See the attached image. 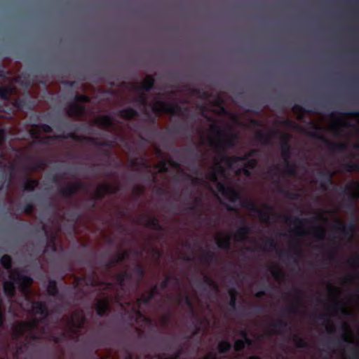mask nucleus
<instances>
[{
  "mask_svg": "<svg viewBox=\"0 0 359 359\" xmlns=\"http://www.w3.org/2000/svg\"><path fill=\"white\" fill-rule=\"evenodd\" d=\"M32 311L35 315H40L39 318H34L29 321H20L13 326L12 337L15 340L22 339L26 333L30 339L36 340L40 338L36 332L39 324L48 325V320L53 311H50L46 302L42 301H34L32 302Z\"/></svg>",
  "mask_w": 359,
  "mask_h": 359,
  "instance_id": "obj_1",
  "label": "nucleus"
},
{
  "mask_svg": "<svg viewBox=\"0 0 359 359\" xmlns=\"http://www.w3.org/2000/svg\"><path fill=\"white\" fill-rule=\"evenodd\" d=\"M30 135L36 140V142L42 144H49L50 140L71 139L76 142H86L95 146L112 147L114 145L112 141L99 140L96 137L78 135L72 132L67 133H62L60 135L40 138L38 135V132L34 129H32L30 130Z\"/></svg>",
  "mask_w": 359,
  "mask_h": 359,
  "instance_id": "obj_2",
  "label": "nucleus"
},
{
  "mask_svg": "<svg viewBox=\"0 0 359 359\" xmlns=\"http://www.w3.org/2000/svg\"><path fill=\"white\" fill-rule=\"evenodd\" d=\"M9 277L10 280L5 281L3 284V290L7 297L12 299L15 296L16 285L21 292L28 294L33 283L32 278L22 274L17 269L14 270Z\"/></svg>",
  "mask_w": 359,
  "mask_h": 359,
  "instance_id": "obj_3",
  "label": "nucleus"
},
{
  "mask_svg": "<svg viewBox=\"0 0 359 359\" xmlns=\"http://www.w3.org/2000/svg\"><path fill=\"white\" fill-rule=\"evenodd\" d=\"M210 130L217 135V140H210L211 146L217 148L220 152H226V149L235 147L238 137L232 133H226L222 130L217 123H213L210 126Z\"/></svg>",
  "mask_w": 359,
  "mask_h": 359,
  "instance_id": "obj_4",
  "label": "nucleus"
},
{
  "mask_svg": "<svg viewBox=\"0 0 359 359\" xmlns=\"http://www.w3.org/2000/svg\"><path fill=\"white\" fill-rule=\"evenodd\" d=\"M261 250L268 251L276 250L280 258L287 257L295 264H298V259L302 256V250L299 245L293 246L287 251H283L278 248V244L273 238H269L265 241Z\"/></svg>",
  "mask_w": 359,
  "mask_h": 359,
  "instance_id": "obj_5",
  "label": "nucleus"
},
{
  "mask_svg": "<svg viewBox=\"0 0 359 359\" xmlns=\"http://www.w3.org/2000/svg\"><path fill=\"white\" fill-rule=\"evenodd\" d=\"M151 109L156 115H160L161 113L177 114L180 112L183 113L187 110L186 108H182L178 104H173L172 103L166 102L162 100L156 101L153 104Z\"/></svg>",
  "mask_w": 359,
  "mask_h": 359,
  "instance_id": "obj_6",
  "label": "nucleus"
},
{
  "mask_svg": "<svg viewBox=\"0 0 359 359\" xmlns=\"http://www.w3.org/2000/svg\"><path fill=\"white\" fill-rule=\"evenodd\" d=\"M241 205L252 212L257 213L259 217L264 222H269L270 219V213L273 210V208L269 205L264 204V207L266 210L259 209L256 204L250 199H245L241 203Z\"/></svg>",
  "mask_w": 359,
  "mask_h": 359,
  "instance_id": "obj_7",
  "label": "nucleus"
},
{
  "mask_svg": "<svg viewBox=\"0 0 359 359\" xmlns=\"http://www.w3.org/2000/svg\"><path fill=\"white\" fill-rule=\"evenodd\" d=\"M310 136L322 141L325 143L328 149L332 151H338L341 152L347 149V144L345 142H332L330 140H328L323 134L321 133L316 132L311 133Z\"/></svg>",
  "mask_w": 359,
  "mask_h": 359,
  "instance_id": "obj_8",
  "label": "nucleus"
},
{
  "mask_svg": "<svg viewBox=\"0 0 359 359\" xmlns=\"http://www.w3.org/2000/svg\"><path fill=\"white\" fill-rule=\"evenodd\" d=\"M217 189L219 192L226 197L231 203H236L242 199L241 194L239 191L224 183L218 182Z\"/></svg>",
  "mask_w": 359,
  "mask_h": 359,
  "instance_id": "obj_9",
  "label": "nucleus"
},
{
  "mask_svg": "<svg viewBox=\"0 0 359 359\" xmlns=\"http://www.w3.org/2000/svg\"><path fill=\"white\" fill-rule=\"evenodd\" d=\"M353 189H355L359 191V182H352L351 183L346 185L345 187H340L339 189V195L348 196V200L351 202L347 205V208L348 210H353V203L358 198V194L355 193H349V190H352Z\"/></svg>",
  "mask_w": 359,
  "mask_h": 359,
  "instance_id": "obj_10",
  "label": "nucleus"
},
{
  "mask_svg": "<svg viewBox=\"0 0 359 359\" xmlns=\"http://www.w3.org/2000/svg\"><path fill=\"white\" fill-rule=\"evenodd\" d=\"M281 217L284 219L285 222H287V223L292 222L294 224V225L296 227V229H293L292 231L293 233H297L298 236H303L304 234L302 233H297V229L303 228L305 223H306L308 222H316L318 221V218L316 217H312L311 219H306V218L302 219V218H299V217L292 218L290 215H282Z\"/></svg>",
  "mask_w": 359,
  "mask_h": 359,
  "instance_id": "obj_11",
  "label": "nucleus"
},
{
  "mask_svg": "<svg viewBox=\"0 0 359 359\" xmlns=\"http://www.w3.org/2000/svg\"><path fill=\"white\" fill-rule=\"evenodd\" d=\"M290 135L287 133L282 134L280 137V154L284 161L290 160L292 147L290 143Z\"/></svg>",
  "mask_w": 359,
  "mask_h": 359,
  "instance_id": "obj_12",
  "label": "nucleus"
},
{
  "mask_svg": "<svg viewBox=\"0 0 359 359\" xmlns=\"http://www.w3.org/2000/svg\"><path fill=\"white\" fill-rule=\"evenodd\" d=\"M68 116L80 118L85 116L86 113V107L84 104L77 102H72L68 105L66 109Z\"/></svg>",
  "mask_w": 359,
  "mask_h": 359,
  "instance_id": "obj_13",
  "label": "nucleus"
},
{
  "mask_svg": "<svg viewBox=\"0 0 359 359\" xmlns=\"http://www.w3.org/2000/svg\"><path fill=\"white\" fill-rule=\"evenodd\" d=\"M333 229L335 231L341 233L345 236L352 238L353 233L355 229V224L353 222H351L349 224H345L341 221L337 220L333 225Z\"/></svg>",
  "mask_w": 359,
  "mask_h": 359,
  "instance_id": "obj_14",
  "label": "nucleus"
},
{
  "mask_svg": "<svg viewBox=\"0 0 359 359\" xmlns=\"http://www.w3.org/2000/svg\"><path fill=\"white\" fill-rule=\"evenodd\" d=\"M334 172L331 170H320L318 172L320 187L326 191L329 185L334 184Z\"/></svg>",
  "mask_w": 359,
  "mask_h": 359,
  "instance_id": "obj_15",
  "label": "nucleus"
},
{
  "mask_svg": "<svg viewBox=\"0 0 359 359\" xmlns=\"http://www.w3.org/2000/svg\"><path fill=\"white\" fill-rule=\"evenodd\" d=\"M95 124L102 129L111 130L114 128V123L111 116L109 115H102L95 121Z\"/></svg>",
  "mask_w": 359,
  "mask_h": 359,
  "instance_id": "obj_16",
  "label": "nucleus"
},
{
  "mask_svg": "<svg viewBox=\"0 0 359 359\" xmlns=\"http://www.w3.org/2000/svg\"><path fill=\"white\" fill-rule=\"evenodd\" d=\"M158 292V286L157 285H154L152 289L148 292L147 294H142L137 299V303L144 305H149L150 302L154 298V297L157 294H159Z\"/></svg>",
  "mask_w": 359,
  "mask_h": 359,
  "instance_id": "obj_17",
  "label": "nucleus"
},
{
  "mask_svg": "<svg viewBox=\"0 0 359 359\" xmlns=\"http://www.w3.org/2000/svg\"><path fill=\"white\" fill-rule=\"evenodd\" d=\"M241 222L243 226L236 231L235 238L238 241H244L246 240L248 235L250 233V228L245 224V219L244 217H241Z\"/></svg>",
  "mask_w": 359,
  "mask_h": 359,
  "instance_id": "obj_18",
  "label": "nucleus"
},
{
  "mask_svg": "<svg viewBox=\"0 0 359 359\" xmlns=\"http://www.w3.org/2000/svg\"><path fill=\"white\" fill-rule=\"evenodd\" d=\"M273 136L274 133L273 132L265 133L262 131H258L255 133V139L262 145L266 146L272 144Z\"/></svg>",
  "mask_w": 359,
  "mask_h": 359,
  "instance_id": "obj_19",
  "label": "nucleus"
},
{
  "mask_svg": "<svg viewBox=\"0 0 359 359\" xmlns=\"http://www.w3.org/2000/svg\"><path fill=\"white\" fill-rule=\"evenodd\" d=\"M95 310L97 315L100 317L107 316L110 310L109 299L106 298L103 300H98L95 305Z\"/></svg>",
  "mask_w": 359,
  "mask_h": 359,
  "instance_id": "obj_20",
  "label": "nucleus"
},
{
  "mask_svg": "<svg viewBox=\"0 0 359 359\" xmlns=\"http://www.w3.org/2000/svg\"><path fill=\"white\" fill-rule=\"evenodd\" d=\"M129 256V252L128 251H124L123 252H118L114 257L109 260L105 266L107 269H111L114 265L120 264L126 260V259Z\"/></svg>",
  "mask_w": 359,
  "mask_h": 359,
  "instance_id": "obj_21",
  "label": "nucleus"
},
{
  "mask_svg": "<svg viewBox=\"0 0 359 359\" xmlns=\"http://www.w3.org/2000/svg\"><path fill=\"white\" fill-rule=\"evenodd\" d=\"M78 191L74 183H68L66 187L59 189V194L65 198H70L75 195Z\"/></svg>",
  "mask_w": 359,
  "mask_h": 359,
  "instance_id": "obj_22",
  "label": "nucleus"
},
{
  "mask_svg": "<svg viewBox=\"0 0 359 359\" xmlns=\"http://www.w3.org/2000/svg\"><path fill=\"white\" fill-rule=\"evenodd\" d=\"M219 156L220 161L225 163L229 167H231L237 162L243 161V158H241V155L229 156L224 151L220 152Z\"/></svg>",
  "mask_w": 359,
  "mask_h": 359,
  "instance_id": "obj_23",
  "label": "nucleus"
},
{
  "mask_svg": "<svg viewBox=\"0 0 359 359\" xmlns=\"http://www.w3.org/2000/svg\"><path fill=\"white\" fill-rule=\"evenodd\" d=\"M155 84V79L153 76L147 75L141 86H137L136 89L138 90H145L147 92H149L153 89Z\"/></svg>",
  "mask_w": 359,
  "mask_h": 359,
  "instance_id": "obj_24",
  "label": "nucleus"
},
{
  "mask_svg": "<svg viewBox=\"0 0 359 359\" xmlns=\"http://www.w3.org/2000/svg\"><path fill=\"white\" fill-rule=\"evenodd\" d=\"M13 105L14 107H15L18 110L20 111L24 109H31L32 106V102L27 98L18 97L13 101Z\"/></svg>",
  "mask_w": 359,
  "mask_h": 359,
  "instance_id": "obj_25",
  "label": "nucleus"
},
{
  "mask_svg": "<svg viewBox=\"0 0 359 359\" xmlns=\"http://www.w3.org/2000/svg\"><path fill=\"white\" fill-rule=\"evenodd\" d=\"M47 293L51 297H58L60 301H62V296L59 294L57 281L55 280H50L47 286Z\"/></svg>",
  "mask_w": 359,
  "mask_h": 359,
  "instance_id": "obj_26",
  "label": "nucleus"
},
{
  "mask_svg": "<svg viewBox=\"0 0 359 359\" xmlns=\"http://www.w3.org/2000/svg\"><path fill=\"white\" fill-rule=\"evenodd\" d=\"M118 114L123 119L131 120L138 116V112L132 107H128L120 110Z\"/></svg>",
  "mask_w": 359,
  "mask_h": 359,
  "instance_id": "obj_27",
  "label": "nucleus"
},
{
  "mask_svg": "<svg viewBox=\"0 0 359 359\" xmlns=\"http://www.w3.org/2000/svg\"><path fill=\"white\" fill-rule=\"evenodd\" d=\"M217 245L222 250H228L231 248V236H219L217 238Z\"/></svg>",
  "mask_w": 359,
  "mask_h": 359,
  "instance_id": "obj_28",
  "label": "nucleus"
},
{
  "mask_svg": "<svg viewBox=\"0 0 359 359\" xmlns=\"http://www.w3.org/2000/svg\"><path fill=\"white\" fill-rule=\"evenodd\" d=\"M203 285H205L206 286L212 288L215 291H218L219 290L218 284L213 280V278H212L208 275L204 276L203 281V283H199L198 287L203 288V290H205V288L203 287Z\"/></svg>",
  "mask_w": 359,
  "mask_h": 359,
  "instance_id": "obj_29",
  "label": "nucleus"
},
{
  "mask_svg": "<svg viewBox=\"0 0 359 359\" xmlns=\"http://www.w3.org/2000/svg\"><path fill=\"white\" fill-rule=\"evenodd\" d=\"M145 226L153 230L161 231L163 226L161 224L158 219L156 217H150L147 219Z\"/></svg>",
  "mask_w": 359,
  "mask_h": 359,
  "instance_id": "obj_30",
  "label": "nucleus"
},
{
  "mask_svg": "<svg viewBox=\"0 0 359 359\" xmlns=\"http://www.w3.org/2000/svg\"><path fill=\"white\" fill-rule=\"evenodd\" d=\"M132 278V273L125 270L121 273H117L116 275V280L118 285L121 287H123L125 285V283L127 280H130Z\"/></svg>",
  "mask_w": 359,
  "mask_h": 359,
  "instance_id": "obj_31",
  "label": "nucleus"
},
{
  "mask_svg": "<svg viewBox=\"0 0 359 359\" xmlns=\"http://www.w3.org/2000/svg\"><path fill=\"white\" fill-rule=\"evenodd\" d=\"M177 302L179 304H181L182 302H184L185 305L190 309L191 313L194 315V308L191 299L187 294H183L177 297Z\"/></svg>",
  "mask_w": 359,
  "mask_h": 359,
  "instance_id": "obj_32",
  "label": "nucleus"
},
{
  "mask_svg": "<svg viewBox=\"0 0 359 359\" xmlns=\"http://www.w3.org/2000/svg\"><path fill=\"white\" fill-rule=\"evenodd\" d=\"M39 181L35 179H27L23 184V190L25 191H34V189L39 186Z\"/></svg>",
  "mask_w": 359,
  "mask_h": 359,
  "instance_id": "obj_33",
  "label": "nucleus"
},
{
  "mask_svg": "<svg viewBox=\"0 0 359 359\" xmlns=\"http://www.w3.org/2000/svg\"><path fill=\"white\" fill-rule=\"evenodd\" d=\"M288 323L284 319L279 318L277 320L271 323V326L276 330L284 331L288 327Z\"/></svg>",
  "mask_w": 359,
  "mask_h": 359,
  "instance_id": "obj_34",
  "label": "nucleus"
},
{
  "mask_svg": "<svg viewBox=\"0 0 359 359\" xmlns=\"http://www.w3.org/2000/svg\"><path fill=\"white\" fill-rule=\"evenodd\" d=\"M224 168L220 164L219 162L217 163V166L215 168V170L210 172L208 175V179L212 182H217L218 181V172H223Z\"/></svg>",
  "mask_w": 359,
  "mask_h": 359,
  "instance_id": "obj_35",
  "label": "nucleus"
},
{
  "mask_svg": "<svg viewBox=\"0 0 359 359\" xmlns=\"http://www.w3.org/2000/svg\"><path fill=\"white\" fill-rule=\"evenodd\" d=\"M292 339L295 346L299 348H306L309 346V344L306 339L297 334H293Z\"/></svg>",
  "mask_w": 359,
  "mask_h": 359,
  "instance_id": "obj_36",
  "label": "nucleus"
},
{
  "mask_svg": "<svg viewBox=\"0 0 359 359\" xmlns=\"http://www.w3.org/2000/svg\"><path fill=\"white\" fill-rule=\"evenodd\" d=\"M16 166L13 163L8 165L0 162V171L6 172L7 171L9 174V181L12 179L13 174L15 171Z\"/></svg>",
  "mask_w": 359,
  "mask_h": 359,
  "instance_id": "obj_37",
  "label": "nucleus"
},
{
  "mask_svg": "<svg viewBox=\"0 0 359 359\" xmlns=\"http://www.w3.org/2000/svg\"><path fill=\"white\" fill-rule=\"evenodd\" d=\"M284 163L285 172L290 175H295L297 172L296 165L292 163L290 160L284 161Z\"/></svg>",
  "mask_w": 359,
  "mask_h": 359,
  "instance_id": "obj_38",
  "label": "nucleus"
},
{
  "mask_svg": "<svg viewBox=\"0 0 359 359\" xmlns=\"http://www.w3.org/2000/svg\"><path fill=\"white\" fill-rule=\"evenodd\" d=\"M133 272L137 275V282L139 284L145 275V269L142 264L137 263L133 268Z\"/></svg>",
  "mask_w": 359,
  "mask_h": 359,
  "instance_id": "obj_39",
  "label": "nucleus"
},
{
  "mask_svg": "<svg viewBox=\"0 0 359 359\" xmlns=\"http://www.w3.org/2000/svg\"><path fill=\"white\" fill-rule=\"evenodd\" d=\"M229 294L230 297L229 300V306L233 309L236 310V302L238 297V292L236 289L231 288L229 290Z\"/></svg>",
  "mask_w": 359,
  "mask_h": 359,
  "instance_id": "obj_40",
  "label": "nucleus"
},
{
  "mask_svg": "<svg viewBox=\"0 0 359 359\" xmlns=\"http://www.w3.org/2000/svg\"><path fill=\"white\" fill-rule=\"evenodd\" d=\"M0 264L1 265L6 269H11L13 266V260L10 255H4L0 258Z\"/></svg>",
  "mask_w": 359,
  "mask_h": 359,
  "instance_id": "obj_41",
  "label": "nucleus"
},
{
  "mask_svg": "<svg viewBox=\"0 0 359 359\" xmlns=\"http://www.w3.org/2000/svg\"><path fill=\"white\" fill-rule=\"evenodd\" d=\"M314 236L317 240L323 241L325 238V229L321 224H318L313 227Z\"/></svg>",
  "mask_w": 359,
  "mask_h": 359,
  "instance_id": "obj_42",
  "label": "nucleus"
},
{
  "mask_svg": "<svg viewBox=\"0 0 359 359\" xmlns=\"http://www.w3.org/2000/svg\"><path fill=\"white\" fill-rule=\"evenodd\" d=\"M104 192L107 194H115L120 190L119 185H112L111 184H102Z\"/></svg>",
  "mask_w": 359,
  "mask_h": 359,
  "instance_id": "obj_43",
  "label": "nucleus"
},
{
  "mask_svg": "<svg viewBox=\"0 0 359 359\" xmlns=\"http://www.w3.org/2000/svg\"><path fill=\"white\" fill-rule=\"evenodd\" d=\"M232 347L231 344L228 340H222L219 343L218 351L220 353H226Z\"/></svg>",
  "mask_w": 359,
  "mask_h": 359,
  "instance_id": "obj_44",
  "label": "nucleus"
},
{
  "mask_svg": "<svg viewBox=\"0 0 359 359\" xmlns=\"http://www.w3.org/2000/svg\"><path fill=\"white\" fill-rule=\"evenodd\" d=\"M131 165L135 167H140L144 168H150V165L144 158H141L140 160L135 158L131 161Z\"/></svg>",
  "mask_w": 359,
  "mask_h": 359,
  "instance_id": "obj_45",
  "label": "nucleus"
},
{
  "mask_svg": "<svg viewBox=\"0 0 359 359\" xmlns=\"http://www.w3.org/2000/svg\"><path fill=\"white\" fill-rule=\"evenodd\" d=\"M202 259L205 262L210 264L216 260L217 256L214 252L208 251L203 254Z\"/></svg>",
  "mask_w": 359,
  "mask_h": 359,
  "instance_id": "obj_46",
  "label": "nucleus"
},
{
  "mask_svg": "<svg viewBox=\"0 0 359 359\" xmlns=\"http://www.w3.org/2000/svg\"><path fill=\"white\" fill-rule=\"evenodd\" d=\"M106 196L102 185L97 187L93 196H92L94 200H102Z\"/></svg>",
  "mask_w": 359,
  "mask_h": 359,
  "instance_id": "obj_47",
  "label": "nucleus"
},
{
  "mask_svg": "<svg viewBox=\"0 0 359 359\" xmlns=\"http://www.w3.org/2000/svg\"><path fill=\"white\" fill-rule=\"evenodd\" d=\"M343 168L345 171L351 172L353 171H358L359 170V163H353V162H348L343 165Z\"/></svg>",
  "mask_w": 359,
  "mask_h": 359,
  "instance_id": "obj_48",
  "label": "nucleus"
},
{
  "mask_svg": "<svg viewBox=\"0 0 359 359\" xmlns=\"http://www.w3.org/2000/svg\"><path fill=\"white\" fill-rule=\"evenodd\" d=\"M271 273L273 277L277 280L283 279L285 276L283 271L276 267H271Z\"/></svg>",
  "mask_w": 359,
  "mask_h": 359,
  "instance_id": "obj_49",
  "label": "nucleus"
},
{
  "mask_svg": "<svg viewBox=\"0 0 359 359\" xmlns=\"http://www.w3.org/2000/svg\"><path fill=\"white\" fill-rule=\"evenodd\" d=\"M11 93V88L10 87H1L0 88V98L4 100H8L9 96Z\"/></svg>",
  "mask_w": 359,
  "mask_h": 359,
  "instance_id": "obj_50",
  "label": "nucleus"
},
{
  "mask_svg": "<svg viewBox=\"0 0 359 359\" xmlns=\"http://www.w3.org/2000/svg\"><path fill=\"white\" fill-rule=\"evenodd\" d=\"M259 150L257 149H252L245 153L243 155H241V158H243V161L246 160H250L251 158H253L252 157L257 156L259 154Z\"/></svg>",
  "mask_w": 359,
  "mask_h": 359,
  "instance_id": "obj_51",
  "label": "nucleus"
},
{
  "mask_svg": "<svg viewBox=\"0 0 359 359\" xmlns=\"http://www.w3.org/2000/svg\"><path fill=\"white\" fill-rule=\"evenodd\" d=\"M158 169L159 172L164 173L168 171V162L165 160H161L158 163L155 165Z\"/></svg>",
  "mask_w": 359,
  "mask_h": 359,
  "instance_id": "obj_52",
  "label": "nucleus"
},
{
  "mask_svg": "<svg viewBox=\"0 0 359 359\" xmlns=\"http://www.w3.org/2000/svg\"><path fill=\"white\" fill-rule=\"evenodd\" d=\"M90 102V97L87 95L82 94H77L74 97V101L73 102H77L79 104L87 103Z\"/></svg>",
  "mask_w": 359,
  "mask_h": 359,
  "instance_id": "obj_53",
  "label": "nucleus"
},
{
  "mask_svg": "<svg viewBox=\"0 0 359 359\" xmlns=\"http://www.w3.org/2000/svg\"><path fill=\"white\" fill-rule=\"evenodd\" d=\"M34 210V205L32 202H28L25 204L22 209L19 208L18 210H20L22 212L27 213V214H31L33 212Z\"/></svg>",
  "mask_w": 359,
  "mask_h": 359,
  "instance_id": "obj_54",
  "label": "nucleus"
},
{
  "mask_svg": "<svg viewBox=\"0 0 359 359\" xmlns=\"http://www.w3.org/2000/svg\"><path fill=\"white\" fill-rule=\"evenodd\" d=\"M200 202L201 199L196 198L191 203L189 204L186 209L189 211H196L200 205Z\"/></svg>",
  "mask_w": 359,
  "mask_h": 359,
  "instance_id": "obj_55",
  "label": "nucleus"
},
{
  "mask_svg": "<svg viewBox=\"0 0 359 359\" xmlns=\"http://www.w3.org/2000/svg\"><path fill=\"white\" fill-rule=\"evenodd\" d=\"M34 126L46 133H50L53 132L51 126L46 123H40L38 125H34Z\"/></svg>",
  "mask_w": 359,
  "mask_h": 359,
  "instance_id": "obj_56",
  "label": "nucleus"
},
{
  "mask_svg": "<svg viewBox=\"0 0 359 359\" xmlns=\"http://www.w3.org/2000/svg\"><path fill=\"white\" fill-rule=\"evenodd\" d=\"M279 191L281 193H284L285 196L290 199L297 200L299 197V195L298 194L285 191L283 188H280Z\"/></svg>",
  "mask_w": 359,
  "mask_h": 359,
  "instance_id": "obj_57",
  "label": "nucleus"
},
{
  "mask_svg": "<svg viewBox=\"0 0 359 359\" xmlns=\"http://www.w3.org/2000/svg\"><path fill=\"white\" fill-rule=\"evenodd\" d=\"M245 346V341L243 339H237L234 343V350L237 352L242 351Z\"/></svg>",
  "mask_w": 359,
  "mask_h": 359,
  "instance_id": "obj_58",
  "label": "nucleus"
},
{
  "mask_svg": "<svg viewBox=\"0 0 359 359\" xmlns=\"http://www.w3.org/2000/svg\"><path fill=\"white\" fill-rule=\"evenodd\" d=\"M245 163L244 164V166L250 168L252 170L256 168V167L258 165V161L256 158H251L250 160L245 161Z\"/></svg>",
  "mask_w": 359,
  "mask_h": 359,
  "instance_id": "obj_59",
  "label": "nucleus"
},
{
  "mask_svg": "<svg viewBox=\"0 0 359 359\" xmlns=\"http://www.w3.org/2000/svg\"><path fill=\"white\" fill-rule=\"evenodd\" d=\"M170 280L171 276L170 275L166 276V277L159 284L160 289L163 290L167 289Z\"/></svg>",
  "mask_w": 359,
  "mask_h": 359,
  "instance_id": "obj_60",
  "label": "nucleus"
},
{
  "mask_svg": "<svg viewBox=\"0 0 359 359\" xmlns=\"http://www.w3.org/2000/svg\"><path fill=\"white\" fill-rule=\"evenodd\" d=\"M332 307L334 310H341V313L344 315L347 314L346 311L344 308V304L341 301L336 302Z\"/></svg>",
  "mask_w": 359,
  "mask_h": 359,
  "instance_id": "obj_61",
  "label": "nucleus"
},
{
  "mask_svg": "<svg viewBox=\"0 0 359 359\" xmlns=\"http://www.w3.org/2000/svg\"><path fill=\"white\" fill-rule=\"evenodd\" d=\"M136 102H137L140 105L144 107L147 106L148 104L147 98L144 94L139 95L136 99Z\"/></svg>",
  "mask_w": 359,
  "mask_h": 359,
  "instance_id": "obj_62",
  "label": "nucleus"
},
{
  "mask_svg": "<svg viewBox=\"0 0 359 359\" xmlns=\"http://www.w3.org/2000/svg\"><path fill=\"white\" fill-rule=\"evenodd\" d=\"M316 318L319 320H323L327 321V323H330V318L329 315L327 313H318L316 315Z\"/></svg>",
  "mask_w": 359,
  "mask_h": 359,
  "instance_id": "obj_63",
  "label": "nucleus"
},
{
  "mask_svg": "<svg viewBox=\"0 0 359 359\" xmlns=\"http://www.w3.org/2000/svg\"><path fill=\"white\" fill-rule=\"evenodd\" d=\"M144 114L147 116V121L150 122L153 126H155L156 123V117L151 115L147 110L144 111Z\"/></svg>",
  "mask_w": 359,
  "mask_h": 359,
  "instance_id": "obj_64",
  "label": "nucleus"
}]
</instances>
